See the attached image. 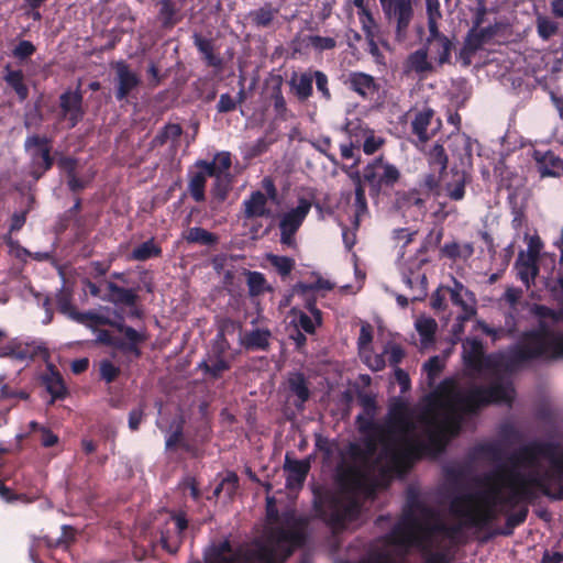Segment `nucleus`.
I'll return each mask as SVG.
<instances>
[{"mask_svg": "<svg viewBox=\"0 0 563 563\" xmlns=\"http://www.w3.org/2000/svg\"><path fill=\"white\" fill-rule=\"evenodd\" d=\"M266 518L271 527L267 543L255 542L252 548L233 550L229 540L213 545L207 563H283L307 542L308 516L298 515L295 508L279 512L274 497H267Z\"/></svg>", "mask_w": 563, "mask_h": 563, "instance_id": "f257e3e1", "label": "nucleus"}, {"mask_svg": "<svg viewBox=\"0 0 563 563\" xmlns=\"http://www.w3.org/2000/svg\"><path fill=\"white\" fill-rule=\"evenodd\" d=\"M508 400L507 388L499 382L489 386L474 385L466 391L456 389L453 379H444L430 397L431 410H444L439 419L433 412L430 424H437L450 439L462 431L463 415H476L484 407Z\"/></svg>", "mask_w": 563, "mask_h": 563, "instance_id": "f03ea898", "label": "nucleus"}, {"mask_svg": "<svg viewBox=\"0 0 563 563\" xmlns=\"http://www.w3.org/2000/svg\"><path fill=\"white\" fill-rule=\"evenodd\" d=\"M335 481L345 496L316 490L312 503L316 517L334 531L345 529L349 523L360 518L362 504L356 494L363 490L374 492V486L367 487L363 471L354 464H339Z\"/></svg>", "mask_w": 563, "mask_h": 563, "instance_id": "7ed1b4c3", "label": "nucleus"}, {"mask_svg": "<svg viewBox=\"0 0 563 563\" xmlns=\"http://www.w3.org/2000/svg\"><path fill=\"white\" fill-rule=\"evenodd\" d=\"M563 321V307L556 312V322ZM563 356V334L554 333L544 320L537 329L522 333L519 342L510 349L508 361L519 366L533 360Z\"/></svg>", "mask_w": 563, "mask_h": 563, "instance_id": "20e7f679", "label": "nucleus"}, {"mask_svg": "<svg viewBox=\"0 0 563 563\" xmlns=\"http://www.w3.org/2000/svg\"><path fill=\"white\" fill-rule=\"evenodd\" d=\"M499 488L489 486L485 490L477 493H465L453 497L450 501V512L456 517L464 519V526L476 530L488 529L503 509L498 508Z\"/></svg>", "mask_w": 563, "mask_h": 563, "instance_id": "39448f33", "label": "nucleus"}, {"mask_svg": "<svg viewBox=\"0 0 563 563\" xmlns=\"http://www.w3.org/2000/svg\"><path fill=\"white\" fill-rule=\"evenodd\" d=\"M421 521L418 516L407 514L405 518L391 528L385 536V540L394 545H415L427 553L433 548L432 539L437 534H442L444 530V521L441 519L439 512L432 518H423Z\"/></svg>", "mask_w": 563, "mask_h": 563, "instance_id": "423d86ee", "label": "nucleus"}, {"mask_svg": "<svg viewBox=\"0 0 563 563\" xmlns=\"http://www.w3.org/2000/svg\"><path fill=\"white\" fill-rule=\"evenodd\" d=\"M428 432V441H411L402 449L394 451L391 462L398 467H410L424 455H435L444 451L450 438L437 426Z\"/></svg>", "mask_w": 563, "mask_h": 563, "instance_id": "0eeeda50", "label": "nucleus"}, {"mask_svg": "<svg viewBox=\"0 0 563 563\" xmlns=\"http://www.w3.org/2000/svg\"><path fill=\"white\" fill-rule=\"evenodd\" d=\"M400 177V170L387 162L384 155L375 157L363 168V179L372 197H378L383 190L393 188Z\"/></svg>", "mask_w": 563, "mask_h": 563, "instance_id": "6e6552de", "label": "nucleus"}, {"mask_svg": "<svg viewBox=\"0 0 563 563\" xmlns=\"http://www.w3.org/2000/svg\"><path fill=\"white\" fill-rule=\"evenodd\" d=\"M386 22L395 26L396 38L407 36L415 16L412 0H378Z\"/></svg>", "mask_w": 563, "mask_h": 563, "instance_id": "1a4fd4ad", "label": "nucleus"}, {"mask_svg": "<svg viewBox=\"0 0 563 563\" xmlns=\"http://www.w3.org/2000/svg\"><path fill=\"white\" fill-rule=\"evenodd\" d=\"M24 150L30 154L34 167L33 176L38 179L54 166L52 139L46 135L31 134L24 141Z\"/></svg>", "mask_w": 563, "mask_h": 563, "instance_id": "9d476101", "label": "nucleus"}, {"mask_svg": "<svg viewBox=\"0 0 563 563\" xmlns=\"http://www.w3.org/2000/svg\"><path fill=\"white\" fill-rule=\"evenodd\" d=\"M534 475L526 477L523 474L514 468H508L506 465L499 466L497 470L485 475L486 482H498L511 486L522 503H531L534 498V493L530 486V479Z\"/></svg>", "mask_w": 563, "mask_h": 563, "instance_id": "9b49d317", "label": "nucleus"}, {"mask_svg": "<svg viewBox=\"0 0 563 563\" xmlns=\"http://www.w3.org/2000/svg\"><path fill=\"white\" fill-rule=\"evenodd\" d=\"M558 445L553 442L532 441L519 448L509 457V468L516 470L518 466H536L539 457H553Z\"/></svg>", "mask_w": 563, "mask_h": 563, "instance_id": "f8f14e48", "label": "nucleus"}, {"mask_svg": "<svg viewBox=\"0 0 563 563\" xmlns=\"http://www.w3.org/2000/svg\"><path fill=\"white\" fill-rule=\"evenodd\" d=\"M340 80L349 91L355 93L364 101L374 100L379 97L380 84L374 76L367 73L351 70L342 74Z\"/></svg>", "mask_w": 563, "mask_h": 563, "instance_id": "ddd939ff", "label": "nucleus"}, {"mask_svg": "<svg viewBox=\"0 0 563 563\" xmlns=\"http://www.w3.org/2000/svg\"><path fill=\"white\" fill-rule=\"evenodd\" d=\"M498 26L487 25L479 29H470L459 52V58L462 65L468 67L472 64L474 55L489 43L497 34Z\"/></svg>", "mask_w": 563, "mask_h": 563, "instance_id": "4468645a", "label": "nucleus"}, {"mask_svg": "<svg viewBox=\"0 0 563 563\" xmlns=\"http://www.w3.org/2000/svg\"><path fill=\"white\" fill-rule=\"evenodd\" d=\"M428 198L416 188L398 191L395 205L402 213H411L412 219L421 220L428 212Z\"/></svg>", "mask_w": 563, "mask_h": 563, "instance_id": "2eb2a0df", "label": "nucleus"}, {"mask_svg": "<svg viewBox=\"0 0 563 563\" xmlns=\"http://www.w3.org/2000/svg\"><path fill=\"white\" fill-rule=\"evenodd\" d=\"M84 96L79 88L66 90L59 96L60 119L67 120L70 129L75 128L84 118Z\"/></svg>", "mask_w": 563, "mask_h": 563, "instance_id": "dca6fc26", "label": "nucleus"}, {"mask_svg": "<svg viewBox=\"0 0 563 563\" xmlns=\"http://www.w3.org/2000/svg\"><path fill=\"white\" fill-rule=\"evenodd\" d=\"M112 68L115 71V99L123 101L139 87L141 79L124 60L113 63Z\"/></svg>", "mask_w": 563, "mask_h": 563, "instance_id": "f3484780", "label": "nucleus"}, {"mask_svg": "<svg viewBox=\"0 0 563 563\" xmlns=\"http://www.w3.org/2000/svg\"><path fill=\"white\" fill-rule=\"evenodd\" d=\"M103 325H109L123 334L122 340L123 343H125V346H130V354L135 358L141 357V345L147 341V334L145 331H137L134 328L126 325L122 316H119L118 319L109 318V323H104Z\"/></svg>", "mask_w": 563, "mask_h": 563, "instance_id": "a211bd4d", "label": "nucleus"}, {"mask_svg": "<svg viewBox=\"0 0 563 563\" xmlns=\"http://www.w3.org/2000/svg\"><path fill=\"white\" fill-rule=\"evenodd\" d=\"M387 428L391 433H406L413 428L408 405L398 399L394 401L387 413Z\"/></svg>", "mask_w": 563, "mask_h": 563, "instance_id": "6ab92c4d", "label": "nucleus"}, {"mask_svg": "<svg viewBox=\"0 0 563 563\" xmlns=\"http://www.w3.org/2000/svg\"><path fill=\"white\" fill-rule=\"evenodd\" d=\"M310 209L311 201L306 198H299L297 207L290 209L282 216L279 221V230H287L289 232L291 231L297 233L305 219L307 218Z\"/></svg>", "mask_w": 563, "mask_h": 563, "instance_id": "aec40b11", "label": "nucleus"}, {"mask_svg": "<svg viewBox=\"0 0 563 563\" xmlns=\"http://www.w3.org/2000/svg\"><path fill=\"white\" fill-rule=\"evenodd\" d=\"M232 367L225 355L208 352L206 357L198 364V369L212 380L222 378L223 374Z\"/></svg>", "mask_w": 563, "mask_h": 563, "instance_id": "412c9836", "label": "nucleus"}, {"mask_svg": "<svg viewBox=\"0 0 563 563\" xmlns=\"http://www.w3.org/2000/svg\"><path fill=\"white\" fill-rule=\"evenodd\" d=\"M41 383L52 397L51 404L64 399L68 394L62 374L53 364L47 365V372L41 376Z\"/></svg>", "mask_w": 563, "mask_h": 563, "instance_id": "4be33fe9", "label": "nucleus"}, {"mask_svg": "<svg viewBox=\"0 0 563 563\" xmlns=\"http://www.w3.org/2000/svg\"><path fill=\"white\" fill-rule=\"evenodd\" d=\"M285 470L287 471L286 487L289 489L302 487L310 471L308 460H290L286 456Z\"/></svg>", "mask_w": 563, "mask_h": 563, "instance_id": "5701e85b", "label": "nucleus"}, {"mask_svg": "<svg viewBox=\"0 0 563 563\" xmlns=\"http://www.w3.org/2000/svg\"><path fill=\"white\" fill-rule=\"evenodd\" d=\"M434 110L429 107H424L415 113L411 121V133L417 136L419 142L427 143L434 135V131L429 133V126L434 119Z\"/></svg>", "mask_w": 563, "mask_h": 563, "instance_id": "b1692460", "label": "nucleus"}, {"mask_svg": "<svg viewBox=\"0 0 563 563\" xmlns=\"http://www.w3.org/2000/svg\"><path fill=\"white\" fill-rule=\"evenodd\" d=\"M107 289L109 294L107 297H103V300L115 306L134 307L137 305L139 296L134 288H124L113 282H108Z\"/></svg>", "mask_w": 563, "mask_h": 563, "instance_id": "393cba45", "label": "nucleus"}, {"mask_svg": "<svg viewBox=\"0 0 563 563\" xmlns=\"http://www.w3.org/2000/svg\"><path fill=\"white\" fill-rule=\"evenodd\" d=\"M272 332L269 329H254L240 338V344L246 351H268Z\"/></svg>", "mask_w": 563, "mask_h": 563, "instance_id": "a878e982", "label": "nucleus"}, {"mask_svg": "<svg viewBox=\"0 0 563 563\" xmlns=\"http://www.w3.org/2000/svg\"><path fill=\"white\" fill-rule=\"evenodd\" d=\"M464 349V363L467 368L479 372L484 367V347L482 341L474 338L466 340L463 344Z\"/></svg>", "mask_w": 563, "mask_h": 563, "instance_id": "bb28decb", "label": "nucleus"}, {"mask_svg": "<svg viewBox=\"0 0 563 563\" xmlns=\"http://www.w3.org/2000/svg\"><path fill=\"white\" fill-rule=\"evenodd\" d=\"M267 197L261 190L252 191L250 197L243 201L244 217L246 219L264 218L269 216L267 209Z\"/></svg>", "mask_w": 563, "mask_h": 563, "instance_id": "cd10ccee", "label": "nucleus"}, {"mask_svg": "<svg viewBox=\"0 0 563 563\" xmlns=\"http://www.w3.org/2000/svg\"><path fill=\"white\" fill-rule=\"evenodd\" d=\"M287 382L290 393L297 398L295 406L302 408L310 398L309 383L305 374L301 372L290 373Z\"/></svg>", "mask_w": 563, "mask_h": 563, "instance_id": "c85d7f7f", "label": "nucleus"}, {"mask_svg": "<svg viewBox=\"0 0 563 563\" xmlns=\"http://www.w3.org/2000/svg\"><path fill=\"white\" fill-rule=\"evenodd\" d=\"M172 519L175 523L176 536L170 538L167 532L163 531L161 533V543L169 553H176L181 543V534L188 528V520L184 514H176Z\"/></svg>", "mask_w": 563, "mask_h": 563, "instance_id": "c756f323", "label": "nucleus"}, {"mask_svg": "<svg viewBox=\"0 0 563 563\" xmlns=\"http://www.w3.org/2000/svg\"><path fill=\"white\" fill-rule=\"evenodd\" d=\"M533 158L538 164V169L542 177L559 176L555 169L561 168L562 161L552 151H534Z\"/></svg>", "mask_w": 563, "mask_h": 563, "instance_id": "7c9ffc66", "label": "nucleus"}, {"mask_svg": "<svg viewBox=\"0 0 563 563\" xmlns=\"http://www.w3.org/2000/svg\"><path fill=\"white\" fill-rule=\"evenodd\" d=\"M3 80L16 93L21 102L29 98V87L24 81V74L21 69H12L11 65L7 64Z\"/></svg>", "mask_w": 563, "mask_h": 563, "instance_id": "2f4dec72", "label": "nucleus"}, {"mask_svg": "<svg viewBox=\"0 0 563 563\" xmlns=\"http://www.w3.org/2000/svg\"><path fill=\"white\" fill-rule=\"evenodd\" d=\"M470 179V175L464 170L452 172L451 178L444 184L446 196L454 201L464 199L465 186Z\"/></svg>", "mask_w": 563, "mask_h": 563, "instance_id": "473e14b6", "label": "nucleus"}, {"mask_svg": "<svg viewBox=\"0 0 563 563\" xmlns=\"http://www.w3.org/2000/svg\"><path fill=\"white\" fill-rule=\"evenodd\" d=\"M407 514H411L412 516H417L420 514L422 518H432L437 516V510L423 503L418 493L410 489L407 495L406 505L402 510V515L400 518H405Z\"/></svg>", "mask_w": 563, "mask_h": 563, "instance_id": "72a5a7b5", "label": "nucleus"}, {"mask_svg": "<svg viewBox=\"0 0 563 563\" xmlns=\"http://www.w3.org/2000/svg\"><path fill=\"white\" fill-rule=\"evenodd\" d=\"M279 9L273 7L272 2H265L258 9L250 11L247 18L251 24L257 29L271 27Z\"/></svg>", "mask_w": 563, "mask_h": 563, "instance_id": "f704fd0d", "label": "nucleus"}, {"mask_svg": "<svg viewBox=\"0 0 563 563\" xmlns=\"http://www.w3.org/2000/svg\"><path fill=\"white\" fill-rule=\"evenodd\" d=\"M530 483L550 499L563 500V475L561 477H552L550 482H547L545 477H532Z\"/></svg>", "mask_w": 563, "mask_h": 563, "instance_id": "c9c22d12", "label": "nucleus"}, {"mask_svg": "<svg viewBox=\"0 0 563 563\" xmlns=\"http://www.w3.org/2000/svg\"><path fill=\"white\" fill-rule=\"evenodd\" d=\"M163 254L162 246L155 241L154 238L136 245L129 254L130 261L145 262L152 258H158Z\"/></svg>", "mask_w": 563, "mask_h": 563, "instance_id": "e433bc0d", "label": "nucleus"}, {"mask_svg": "<svg viewBox=\"0 0 563 563\" xmlns=\"http://www.w3.org/2000/svg\"><path fill=\"white\" fill-rule=\"evenodd\" d=\"M438 21L439 20L428 19L429 36L427 37V43L433 44V42H442L443 54L441 64H449L451 62V51L453 43L449 40L448 36L440 32Z\"/></svg>", "mask_w": 563, "mask_h": 563, "instance_id": "4c0bfd02", "label": "nucleus"}, {"mask_svg": "<svg viewBox=\"0 0 563 563\" xmlns=\"http://www.w3.org/2000/svg\"><path fill=\"white\" fill-rule=\"evenodd\" d=\"M313 71H306L300 75L294 74L289 85L295 90V95L301 101L308 100L313 93Z\"/></svg>", "mask_w": 563, "mask_h": 563, "instance_id": "58836bf2", "label": "nucleus"}, {"mask_svg": "<svg viewBox=\"0 0 563 563\" xmlns=\"http://www.w3.org/2000/svg\"><path fill=\"white\" fill-rule=\"evenodd\" d=\"M183 239L189 244H199L205 246L214 245L219 241L217 234L200 227L189 228L183 233Z\"/></svg>", "mask_w": 563, "mask_h": 563, "instance_id": "ea45409f", "label": "nucleus"}, {"mask_svg": "<svg viewBox=\"0 0 563 563\" xmlns=\"http://www.w3.org/2000/svg\"><path fill=\"white\" fill-rule=\"evenodd\" d=\"M156 5L159 7L158 16L163 27L172 29L180 21L177 16L179 9L174 0H157Z\"/></svg>", "mask_w": 563, "mask_h": 563, "instance_id": "a19ab883", "label": "nucleus"}, {"mask_svg": "<svg viewBox=\"0 0 563 563\" xmlns=\"http://www.w3.org/2000/svg\"><path fill=\"white\" fill-rule=\"evenodd\" d=\"M194 44L198 52L203 55V59L208 66L220 67L222 65L221 58L214 54L213 43L211 40L202 37L200 34L196 33L194 35Z\"/></svg>", "mask_w": 563, "mask_h": 563, "instance_id": "79ce46f5", "label": "nucleus"}, {"mask_svg": "<svg viewBox=\"0 0 563 563\" xmlns=\"http://www.w3.org/2000/svg\"><path fill=\"white\" fill-rule=\"evenodd\" d=\"M407 67L417 74L432 71V64L428 60V49L422 47L412 52L407 58Z\"/></svg>", "mask_w": 563, "mask_h": 563, "instance_id": "37998d69", "label": "nucleus"}, {"mask_svg": "<svg viewBox=\"0 0 563 563\" xmlns=\"http://www.w3.org/2000/svg\"><path fill=\"white\" fill-rule=\"evenodd\" d=\"M418 190L423 192L428 199L430 196L438 197L441 194V172L427 173L422 175L418 183Z\"/></svg>", "mask_w": 563, "mask_h": 563, "instance_id": "c03bdc74", "label": "nucleus"}, {"mask_svg": "<svg viewBox=\"0 0 563 563\" xmlns=\"http://www.w3.org/2000/svg\"><path fill=\"white\" fill-rule=\"evenodd\" d=\"M183 134V128L178 123H167L165 124L158 133L153 137L151 144L152 147L163 146L167 143V141L178 140Z\"/></svg>", "mask_w": 563, "mask_h": 563, "instance_id": "a18cd8bd", "label": "nucleus"}, {"mask_svg": "<svg viewBox=\"0 0 563 563\" xmlns=\"http://www.w3.org/2000/svg\"><path fill=\"white\" fill-rule=\"evenodd\" d=\"M96 342L106 346L113 347L123 354H130V346H125L122 338L113 335L109 330L100 329L97 330Z\"/></svg>", "mask_w": 563, "mask_h": 563, "instance_id": "49530a36", "label": "nucleus"}, {"mask_svg": "<svg viewBox=\"0 0 563 563\" xmlns=\"http://www.w3.org/2000/svg\"><path fill=\"white\" fill-rule=\"evenodd\" d=\"M57 310L65 314L70 320H74V314L77 313L76 307L73 305V294L70 290L62 288L56 294Z\"/></svg>", "mask_w": 563, "mask_h": 563, "instance_id": "de8ad7c7", "label": "nucleus"}, {"mask_svg": "<svg viewBox=\"0 0 563 563\" xmlns=\"http://www.w3.org/2000/svg\"><path fill=\"white\" fill-rule=\"evenodd\" d=\"M206 184L207 179L199 172L191 175L188 183V191L196 202H203L206 200Z\"/></svg>", "mask_w": 563, "mask_h": 563, "instance_id": "09e8293b", "label": "nucleus"}, {"mask_svg": "<svg viewBox=\"0 0 563 563\" xmlns=\"http://www.w3.org/2000/svg\"><path fill=\"white\" fill-rule=\"evenodd\" d=\"M334 284L322 277H318L314 283H302L299 282L294 286V291L300 296H307L308 294L317 290H332Z\"/></svg>", "mask_w": 563, "mask_h": 563, "instance_id": "8fccbe9b", "label": "nucleus"}, {"mask_svg": "<svg viewBox=\"0 0 563 563\" xmlns=\"http://www.w3.org/2000/svg\"><path fill=\"white\" fill-rule=\"evenodd\" d=\"M249 294L252 297L260 296L266 290V278L263 273L245 271Z\"/></svg>", "mask_w": 563, "mask_h": 563, "instance_id": "3c124183", "label": "nucleus"}, {"mask_svg": "<svg viewBox=\"0 0 563 563\" xmlns=\"http://www.w3.org/2000/svg\"><path fill=\"white\" fill-rule=\"evenodd\" d=\"M77 323L85 324L88 328L95 329L97 325H103L104 323H109V318L97 313L92 310L80 312L77 311L76 314H74V320Z\"/></svg>", "mask_w": 563, "mask_h": 563, "instance_id": "603ef678", "label": "nucleus"}, {"mask_svg": "<svg viewBox=\"0 0 563 563\" xmlns=\"http://www.w3.org/2000/svg\"><path fill=\"white\" fill-rule=\"evenodd\" d=\"M231 190V176L221 175L214 178L211 195L218 202H223Z\"/></svg>", "mask_w": 563, "mask_h": 563, "instance_id": "864d4df0", "label": "nucleus"}, {"mask_svg": "<svg viewBox=\"0 0 563 563\" xmlns=\"http://www.w3.org/2000/svg\"><path fill=\"white\" fill-rule=\"evenodd\" d=\"M484 484L489 486H495L499 488L498 499L497 503L499 507L504 510V508H507V510L515 509L519 506L522 501L518 498L516 495L514 488L511 487V492L507 496H501V486L505 484L498 483V482H486L485 478L483 479Z\"/></svg>", "mask_w": 563, "mask_h": 563, "instance_id": "5fc2aeb1", "label": "nucleus"}, {"mask_svg": "<svg viewBox=\"0 0 563 563\" xmlns=\"http://www.w3.org/2000/svg\"><path fill=\"white\" fill-rule=\"evenodd\" d=\"M437 328V322L432 318H421L416 322V329L423 343H429L434 340Z\"/></svg>", "mask_w": 563, "mask_h": 563, "instance_id": "6e6d98bb", "label": "nucleus"}, {"mask_svg": "<svg viewBox=\"0 0 563 563\" xmlns=\"http://www.w3.org/2000/svg\"><path fill=\"white\" fill-rule=\"evenodd\" d=\"M558 31L559 25L556 22L550 20L548 16L540 15L537 18V32L542 40H550Z\"/></svg>", "mask_w": 563, "mask_h": 563, "instance_id": "4d7b16f0", "label": "nucleus"}, {"mask_svg": "<svg viewBox=\"0 0 563 563\" xmlns=\"http://www.w3.org/2000/svg\"><path fill=\"white\" fill-rule=\"evenodd\" d=\"M268 261L282 276H288L295 266V261L288 256L271 254Z\"/></svg>", "mask_w": 563, "mask_h": 563, "instance_id": "13d9d810", "label": "nucleus"}, {"mask_svg": "<svg viewBox=\"0 0 563 563\" xmlns=\"http://www.w3.org/2000/svg\"><path fill=\"white\" fill-rule=\"evenodd\" d=\"M36 52L35 45L27 40H22L12 49V56L19 62L23 63L31 58Z\"/></svg>", "mask_w": 563, "mask_h": 563, "instance_id": "bf43d9fd", "label": "nucleus"}, {"mask_svg": "<svg viewBox=\"0 0 563 563\" xmlns=\"http://www.w3.org/2000/svg\"><path fill=\"white\" fill-rule=\"evenodd\" d=\"M46 350L42 346H34L31 344L18 345L12 350V354L15 358L25 361V360H34L41 353H45Z\"/></svg>", "mask_w": 563, "mask_h": 563, "instance_id": "052dcab7", "label": "nucleus"}, {"mask_svg": "<svg viewBox=\"0 0 563 563\" xmlns=\"http://www.w3.org/2000/svg\"><path fill=\"white\" fill-rule=\"evenodd\" d=\"M307 40L309 45L318 52L330 51L336 46L335 38L330 36L309 35Z\"/></svg>", "mask_w": 563, "mask_h": 563, "instance_id": "680f3d73", "label": "nucleus"}, {"mask_svg": "<svg viewBox=\"0 0 563 563\" xmlns=\"http://www.w3.org/2000/svg\"><path fill=\"white\" fill-rule=\"evenodd\" d=\"M99 372L101 379L108 384L114 382L120 375V368L109 360H103L100 362Z\"/></svg>", "mask_w": 563, "mask_h": 563, "instance_id": "e2e57ef3", "label": "nucleus"}, {"mask_svg": "<svg viewBox=\"0 0 563 563\" xmlns=\"http://www.w3.org/2000/svg\"><path fill=\"white\" fill-rule=\"evenodd\" d=\"M443 363L438 355L431 356L424 364L423 371L427 373V377L432 383L442 372Z\"/></svg>", "mask_w": 563, "mask_h": 563, "instance_id": "0e129e2a", "label": "nucleus"}, {"mask_svg": "<svg viewBox=\"0 0 563 563\" xmlns=\"http://www.w3.org/2000/svg\"><path fill=\"white\" fill-rule=\"evenodd\" d=\"M313 80L316 81L317 90L321 93V97L324 100L330 101L332 99V95L329 89L328 76L321 70H314Z\"/></svg>", "mask_w": 563, "mask_h": 563, "instance_id": "69168bd1", "label": "nucleus"}, {"mask_svg": "<svg viewBox=\"0 0 563 563\" xmlns=\"http://www.w3.org/2000/svg\"><path fill=\"white\" fill-rule=\"evenodd\" d=\"M476 7L473 10L472 26L470 29H479L485 22L487 15L486 0H475Z\"/></svg>", "mask_w": 563, "mask_h": 563, "instance_id": "338daca9", "label": "nucleus"}, {"mask_svg": "<svg viewBox=\"0 0 563 563\" xmlns=\"http://www.w3.org/2000/svg\"><path fill=\"white\" fill-rule=\"evenodd\" d=\"M384 353L388 356L389 365L397 367V365L405 357V350L397 343H389L385 347Z\"/></svg>", "mask_w": 563, "mask_h": 563, "instance_id": "774afa93", "label": "nucleus"}]
</instances>
